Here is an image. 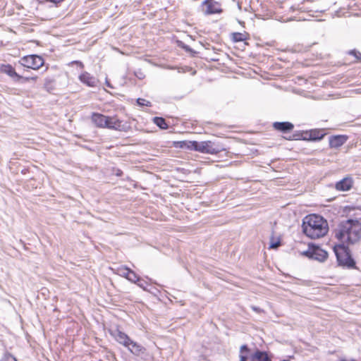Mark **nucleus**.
Instances as JSON below:
<instances>
[{"instance_id": "nucleus-1", "label": "nucleus", "mask_w": 361, "mask_h": 361, "mask_svg": "<svg viewBox=\"0 0 361 361\" xmlns=\"http://www.w3.org/2000/svg\"><path fill=\"white\" fill-rule=\"evenodd\" d=\"M335 236L343 244L358 241L361 238V222L353 219L341 222L335 231Z\"/></svg>"}, {"instance_id": "nucleus-2", "label": "nucleus", "mask_w": 361, "mask_h": 361, "mask_svg": "<svg viewBox=\"0 0 361 361\" xmlns=\"http://www.w3.org/2000/svg\"><path fill=\"white\" fill-rule=\"evenodd\" d=\"M302 232L310 238L317 239L324 236L329 231L328 223L322 216L310 214L302 220Z\"/></svg>"}, {"instance_id": "nucleus-3", "label": "nucleus", "mask_w": 361, "mask_h": 361, "mask_svg": "<svg viewBox=\"0 0 361 361\" xmlns=\"http://www.w3.org/2000/svg\"><path fill=\"white\" fill-rule=\"evenodd\" d=\"M334 252L338 266L349 269H356V263L347 246L341 243L334 246Z\"/></svg>"}, {"instance_id": "nucleus-4", "label": "nucleus", "mask_w": 361, "mask_h": 361, "mask_svg": "<svg viewBox=\"0 0 361 361\" xmlns=\"http://www.w3.org/2000/svg\"><path fill=\"white\" fill-rule=\"evenodd\" d=\"M192 150L204 154H216L222 150V147L209 140L202 142L193 141Z\"/></svg>"}, {"instance_id": "nucleus-5", "label": "nucleus", "mask_w": 361, "mask_h": 361, "mask_svg": "<svg viewBox=\"0 0 361 361\" xmlns=\"http://www.w3.org/2000/svg\"><path fill=\"white\" fill-rule=\"evenodd\" d=\"M20 63L28 68L38 70L44 63L43 58L37 54L27 55L22 57Z\"/></svg>"}, {"instance_id": "nucleus-6", "label": "nucleus", "mask_w": 361, "mask_h": 361, "mask_svg": "<svg viewBox=\"0 0 361 361\" xmlns=\"http://www.w3.org/2000/svg\"><path fill=\"white\" fill-rule=\"evenodd\" d=\"M304 255L310 259L319 262H324L328 257V253L318 246L309 247V249L304 252Z\"/></svg>"}, {"instance_id": "nucleus-7", "label": "nucleus", "mask_w": 361, "mask_h": 361, "mask_svg": "<svg viewBox=\"0 0 361 361\" xmlns=\"http://www.w3.org/2000/svg\"><path fill=\"white\" fill-rule=\"evenodd\" d=\"M110 334L119 344L123 345L125 348L128 347L132 341L126 333L121 331L119 329L111 330Z\"/></svg>"}, {"instance_id": "nucleus-8", "label": "nucleus", "mask_w": 361, "mask_h": 361, "mask_svg": "<svg viewBox=\"0 0 361 361\" xmlns=\"http://www.w3.org/2000/svg\"><path fill=\"white\" fill-rule=\"evenodd\" d=\"M202 6L205 8L204 12L207 15L220 13L222 11L220 4L214 0H204Z\"/></svg>"}, {"instance_id": "nucleus-9", "label": "nucleus", "mask_w": 361, "mask_h": 361, "mask_svg": "<svg viewBox=\"0 0 361 361\" xmlns=\"http://www.w3.org/2000/svg\"><path fill=\"white\" fill-rule=\"evenodd\" d=\"M79 80L82 83L92 87H96L98 82V80L87 72L82 73L79 75Z\"/></svg>"}, {"instance_id": "nucleus-10", "label": "nucleus", "mask_w": 361, "mask_h": 361, "mask_svg": "<svg viewBox=\"0 0 361 361\" xmlns=\"http://www.w3.org/2000/svg\"><path fill=\"white\" fill-rule=\"evenodd\" d=\"M126 348L130 353L138 357L142 356L146 352V348L144 346L133 340Z\"/></svg>"}, {"instance_id": "nucleus-11", "label": "nucleus", "mask_w": 361, "mask_h": 361, "mask_svg": "<svg viewBox=\"0 0 361 361\" xmlns=\"http://www.w3.org/2000/svg\"><path fill=\"white\" fill-rule=\"evenodd\" d=\"M92 123L98 128H106L108 116L102 114L93 113L91 116Z\"/></svg>"}, {"instance_id": "nucleus-12", "label": "nucleus", "mask_w": 361, "mask_h": 361, "mask_svg": "<svg viewBox=\"0 0 361 361\" xmlns=\"http://www.w3.org/2000/svg\"><path fill=\"white\" fill-rule=\"evenodd\" d=\"M348 140L345 135L330 136L329 139V145L331 148H338L342 146Z\"/></svg>"}, {"instance_id": "nucleus-13", "label": "nucleus", "mask_w": 361, "mask_h": 361, "mask_svg": "<svg viewBox=\"0 0 361 361\" xmlns=\"http://www.w3.org/2000/svg\"><path fill=\"white\" fill-rule=\"evenodd\" d=\"M273 127L282 133H288L293 129L294 126L290 122H274Z\"/></svg>"}, {"instance_id": "nucleus-14", "label": "nucleus", "mask_w": 361, "mask_h": 361, "mask_svg": "<svg viewBox=\"0 0 361 361\" xmlns=\"http://www.w3.org/2000/svg\"><path fill=\"white\" fill-rule=\"evenodd\" d=\"M4 73L9 75L15 82H20L23 78V76L18 75L15 68L11 65H6L3 68Z\"/></svg>"}, {"instance_id": "nucleus-15", "label": "nucleus", "mask_w": 361, "mask_h": 361, "mask_svg": "<svg viewBox=\"0 0 361 361\" xmlns=\"http://www.w3.org/2000/svg\"><path fill=\"white\" fill-rule=\"evenodd\" d=\"M352 187V180L350 178H345L336 184V188L340 191H347Z\"/></svg>"}, {"instance_id": "nucleus-16", "label": "nucleus", "mask_w": 361, "mask_h": 361, "mask_svg": "<svg viewBox=\"0 0 361 361\" xmlns=\"http://www.w3.org/2000/svg\"><path fill=\"white\" fill-rule=\"evenodd\" d=\"M252 361H271L265 351L257 350L252 357Z\"/></svg>"}, {"instance_id": "nucleus-17", "label": "nucleus", "mask_w": 361, "mask_h": 361, "mask_svg": "<svg viewBox=\"0 0 361 361\" xmlns=\"http://www.w3.org/2000/svg\"><path fill=\"white\" fill-rule=\"evenodd\" d=\"M121 123V122L118 119L108 116L106 128L112 130H119Z\"/></svg>"}, {"instance_id": "nucleus-18", "label": "nucleus", "mask_w": 361, "mask_h": 361, "mask_svg": "<svg viewBox=\"0 0 361 361\" xmlns=\"http://www.w3.org/2000/svg\"><path fill=\"white\" fill-rule=\"evenodd\" d=\"M250 350L247 345H242L240 348V361H247Z\"/></svg>"}, {"instance_id": "nucleus-19", "label": "nucleus", "mask_w": 361, "mask_h": 361, "mask_svg": "<svg viewBox=\"0 0 361 361\" xmlns=\"http://www.w3.org/2000/svg\"><path fill=\"white\" fill-rule=\"evenodd\" d=\"M176 147H180L185 149H193V141H188V140H183V141H179L177 142L175 145Z\"/></svg>"}, {"instance_id": "nucleus-20", "label": "nucleus", "mask_w": 361, "mask_h": 361, "mask_svg": "<svg viewBox=\"0 0 361 361\" xmlns=\"http://www.w3.org/2000/svg\"><path fill=\"white\" fill-rule=\"evenodd\" d=\"M247 34L246 32H233L231 34V39L234 42H243L247 39Z\"/></svg>"}, {"instance_id": "nucleus-21", "label": "nucleus", "mask_w": 361, "mask_h": 361, "mask_svg": "<svg viewBox=\"0 0 361 361\" xmlns=\"http://www.w3.org/2000/svg\"><path fill=\"white\" fill-rule=\"evenodd\" d=\"M153 121L161 129L166 130L169 128L165 119L161 117H154Z\"/></svg>"}, {"instance_id": "nucleus-22", "label": "nucleus", "mask_w": 361, "mask_h": 361, "mask_svg": "<svg viewBox=\"0 0 361 361\" xmlns=\"http://www.w3.org/2000/svg\"><path fill=\"white\" fill-rule=\"evenodd\" d=\"M130 270V269L128 268L127 267L121 266L115 269V273L127 279Z\"/></svg>"}, {"instance_id": "nucleus-23", "label": "nucleus", "mask_w": 361, "mask_h": 361, "mask_svg": "<svg viewBox=\"0 0 361 361\" xmlns=\"http://www.w3.org/2000/svg\"><path fill=\"white\" fill-rule=\"evenodd\" d=\"M139 278L140 277L133 270L130 269L127 279L133 283H136Z\"/></svg>"}, {"instance_id": "nucleus-24", "label": "nucleus", "mask_w": 361, "mask_h": 361, "mask_svg": "<svg viewBox=\"0 0 361 361\" xmlns=\"http://www.w3.org/2000/svg\"><path fill=\"white\" fill-rule=\"evenodd\" d=\"M324 134H322V133H320L319 131H313L310 134V137L312 140H322L324 137Z\"/></svg>"}, {"instance_id": "nucleus-25", "label": "nucleus", "mask_w": 361, "mask_h": 361, "mask_svg": "<svg viewBox=\"0 0 361 361\" xmlns=\"http://www.w3.org/2000/svg\"><path fill=\"white\" fill-rule=\"evenodd\" d=\"M137 104L140 106H151V102L142 98H138L137 99Z\"/></svg>"}, {"instance_id": "nucleus-26", "label": "nucleus", "mask_w": 361, "mask_h": 361, "mask_svg": "<svg viewBox=\"0 0 361 361\" xmlns=\"http://www.w3.org/2000/svg\"><path fill=\"white\" fill-rule=\"evenodd\" d=\"M136 284L139 287L142 288L144 290H148V289H147V285H148L147 283L145 281L141 279L140 278H139V279L137 280Z\"/></svg>"}, {"instance_id": "nucleus-27", "label": "nucleus", "mask_w": 361, "mask_h": 361, "mask_svg": "<svg viewBox=\"0 0 361 361\" xmlns=\"http://www.w3.org/2000/svg\"><path fill=\"white\" fill-rule=\"evenodd\" d=\"M0 361H17V360L12 355L6 353L4 354Z\"/></svg>"}, {"instance_id": "nucleus-28", "label": "nucleus", "mask_w": 361, "mask_h": 361, "mask_svg": "<svg viewBox=\"0 0 361 361\" xmlns=\"http://www.w3.org/2000/svg\"><path fill=\"white\" fill-rule=\"evenodd\" d=\"M349 54L354 56L357 59H360L361 58V54L356 50L350 51Z\"/></svg>"}, {"instance_id": "nucleus-29", "label": "nucleus", "mask_w": 361, "mask_h": 361, "mask_svg": "<svg viewBox=\"0 0 361 361\" xmlns=\"http://www.w3.org/2000/svg\"><path fill=\"white\" fill-rule=\"evenodd\" d=\"M37 76H32V77H23V78L21 80L20 82H28L30 80L35 81L37 80Z\"/></svg>"}, {"instance_id": "nucleus-30", "label": "nucleus", "mask_w": 361, "mask_h": 361, "mask_svg": "<svg viewBox=\"0 0 361 361\" xmlns=\"http://www.w3.org/2000/svg\"><path fill=\"white\" fill-rule=\"evenodd\" d=\"M280 245V241H277V242H272L270 243L269 245V249H276Z\"/></svg>"}, {"instance_id": "nucleus-31", "label": "nucleus", "mask_w": 361, "mask_h": 361, "mask_svg": "<svg viewBox=\"0 0 361 361\" xmlns=\"http://www.w3.org/2000/svg\"><path fill=\"white\" fill-rule=\"evenodd\" d=\"M251 308L253 311L258 312V313L263 312V310L262 309H260L259 307H256V306H251Z\"/></svg>"}, {"instance_id": "nucleus-32", "label": "nucleus", "mask_w": 361, "mask_h": 361, "mask_svg": "<svg viewBox=\"0 0 361 361\" xmlns=\"http://www.w3.org/2000/svg\"><path fill=\"white\" fill-rule=\"evenodd\" d=\"M106 85L109 87H112L111 85L109 83V82L108 80H106Z\"/></svg>"}, {"instance_id": "nucleus-33", "label": "nucleus", "mask_w": 361, "mask_h": 361, "mask_svg": "<svg viewBox=\"0 0 361 361\" xmlns=\"http://www.w3.org/2000/svg\"><path fill=\"white\" fill-rule=\"evenodd\" d=\"M75 63L79 64L81 67H83V64H82V62H80V61H75Z\"/></svg>"}, {"instance_id": "nucleus-34", "label": "nucleus", "mask_w": 361, "mask_h": 361, "mask_svg": "<svg viewBox=\"0 0 361 361\" xmlns=\"http://www.w3.org/2000/svg\"><path fill=\"white\" fill-rule=\"evenodd\" d=\"M137 76L139 78V79L142 78L141 75H139V76L138 75H137Z\"/></svg>"}, {"instance_id": "nucleus-35", "label": "nucleus", "mask_w": 361, "mask_h": 361, "mask_svg": "<svg viewBox=\"0 0 361 361\" xmlns=\"http://www.w3.org/2000/svg\"><path fill=\"white\" fill-rule=\"evenodd\" d=\"M137 76L139 78V79L142 78L141 75H139V76L138 75H137Z\"/></svg>"}]
</instances>
